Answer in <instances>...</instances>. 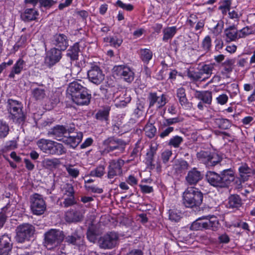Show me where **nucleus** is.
Segmentation results:
<instances>
[{"label":"nucleus","mask_w":255,"mask_h":255,"mask_svg":"<svg viewBox=\"0 0 255 255\" xmlns=\"http://www.w3.org/2000/svg\"><path fill=\"white\" fill-rule=\"evenodd\" d=\"M195 97L208 104L211 103L212 99V93L208 91L201 92L197 91L195 94Z\"/></svg>","instance_id":"27"},{"label":"nucleus","mask_w":255,"mask_h":255,"mask_svg":"<svg viewBox=\"0 0 255 255\" xmlns=\"http://www.w3.org/2000/svg\"><path fill=\"white\" fill-rule=\"evenodd\" d=\"M225 33L226 35L227 41L228 42L236 41V40L240 38L239 37V31L234 25L231 26L226 28L225 30Z\"/></svg>","instance_id":"25"},{"label":"nucleus","mask_w":255,"mask_h":255,"mask_svg":"<svg viewBox=\"0 0 255 255\" xmlns=\"http://www.w3.org/2000/svg\"><path fill=\"white\" fill-rule=\"evenodd\" d=\"M239 170L240 176L244 181L247 179L246 177H245V175L250 173L252 169L247 164H245L239 167Z\"/></svg>","instance_id":"46"},{"label":"nucleus","mask_w":255,"mask_h":255,"mask_svg":"<svg viewBox=\"0 0 255 255\" xmlns=\"http://www.w3.org/2000/svg\"><path fill=\"white\" fill-rule=\"evenodd\" d=\"M176 30L177 29L175 26L167 27L164 29L163 30V40L166 41L168 39L171 38L176 33Z\"/></svg>","instance_id":"35"},{"label":"nucleus","mask_w":255,"mask_h":255,"mask_svg":"<svg viewBox=\"0 0 255 255\" xmlns=\"http://www.w3.org/2000/svg\"><path fill=\"white\" fill-rule=\"evenodd\" d=\"M116 4L119 7H120L124 9H126V10H127L128 11H131L133 8V5L132 4H125V3H124L120 0H118L117 1Z\"/></svg>","instance_id":"61"},{"label":"nucleus","mask_w":255,"mask_h":255,"mask_svg":"<svg viewBox=\"0 0 255 255\" xmlns=\"http://www.w3.org/2000/svg\"><path fill=\"white\" fill-rule=\"evenodd\" d=\"M211 38L207 36L203 40L202 42V46L205 50H208L210 49L211 45Z\"/></svg>","instance_id":"64"},{"label":"nucleus","mask_w":255,"mask_h":255,"mask_svg":"<svg viewBox=\"0 0 255 255\" xmlns=\"http://www.w3.org/2000/svg\"><path fill=\"white\" fill-rule=\"evenodd\" d=\"M203 178V175L201 171L197 168H193L188 171L185 180L187 183L190 185H196L199 181Z\"/></svg>","instance_id":"18"},{"label":"nucleus","mask_w":255,"mask_h":255,"mask_svg":"<svg viewBox=\"0 0 255 255\" xmlns=\"http://www.w3.org/2000/svg\"><path fill=\"white\" fill-rule=\"evenodd\" d=\"M53 141L50 140L41 139L37 141V144L43 152L48 154V151H50Z\"/></svg>","instance_id":"29"},{"label":"nucleus","mask_w":255,"mask_h":255,"mask_svg":"<svg viewBox=\"0 0 255 255\" xmlns=\"http://www.w3.org/2000/svg\"><path fill=\"white\" fill-rule=\"evenodd\" d=\"M140 57L144 62L148 63L152 58V52L148 49H142L140 50Z\"/></svg>","instance_id":"39"},{"label":"nucleus","mask_w":255,"mask_h":255,"mask_svg":"<svg viewBox=\"0 0 255 255\" xmlns=\"http://www.w3.org/2000/svg\"><path fill=\"white\" fill-rule=\"evenodd\" d=\"M172 154V151L169 150H165L162 152L161 154V158L164 163H166L169 161Z\"/></svg>","instance_id":"63"},{"label":"nucleus","mask_w":255,"mask_h":255,"mask_svg":"<svg viewBox=\"0 0 255 255\" xmlns=\"http://www.w3.org/2000/svg\"><path fill=\"white\" fill-rule=\"evenodd\" d=\"M53 43L61 50H65L68 46L67 37L63 34H56Z\"/></svg>","instance_id":"24"},{"label":"nucleus","mask_w":255,"mask_h":255,"mask_svg":"<svg viewBox=\"0 0 255 255\" xmlns=\"http://www.w3.org/2000/svg\"><path fill=\"white\" fill-rule=\"evenodd\" d=\"M65 235L62 231L52 229L44 234V245L49 249L58 247L63 242Z\"/></svg>","instance_id":"5"},{"label":"nucleus","mask_w":255,"mask_h":255,"mask_svg":"<svg viewBox=\"0 0 255 255\" xmlns=\"http://www.w3.org/2000/svg\"><path fill=\"white\" fill-rule=\"evenodd\" d=\"M114 73L128 83H131L134 79V73L129 68L125 66L119 65L114 67Z\"/></svg>","instance_id":"12"},{"label":"nucleus","mask_w":255,"mask_h":255,"mask_svg":"<svg viewBox=\"0 0 255 255\" xmlns=\"http://www.w3.org/2000/svg\"><path fill=\"white\" fill-rule=\"evenodd\" d=\"M187 76L191 79L195 81H198L203 79V76H201L200 71L199 72H195L188 71L187 72Z\"/></svg>","instance_id":"53"},{"label":"nucleus","mask_w":255,"mask_h":255,"mask_svg":"<svg viewBox=\"0 0 255 255\" xmlns=\"http://www.w3.org/2000/svg\"><path fill=\"white\" fill-rule=\"evenodd\" d=\"M149 107H153L155 104L159 108L164 106L166 103V99L164 95L157 96L156 93H150L148 97Z\"/></svg>","instance_id":"21"},{"label":"nucleus","mask_w":255,"mask_h":255,"mask_svg":"<svg viewBox=\"0 0 255 255\" xmlns=\"http://www.w3.org/2000/svg\"><path fill=\"white\" fill-rule=\"evenodd\" d=\"M30 200L32 213L37 215L43 214L46 210V206L42 196L35 193L31 197Z\"/></svg>","instance_id":"10"},{"label":"nucleus","mask_w":255,"mask_h":255,"mask_svg":"<svg viewBox=\"0 0 255 255\" xmlns=\"http://www.w3.org/2000/svg\"><path fill=\"white\" fill-rule=\"evenodd\" d=\"M72 66V62L71 60H67L65 61L62 67L63 70L66 73V75H67L68 74H71V68Z\"/></svg>","instance_id":"60"},{"label":"nucleus","mask_w":255,"mask_h":255,"mask_svg":"<svg viewBox=\"0 0 255 255\" xmlns=\"http://www.w3.org/2000/svg\"><path fill=\"white\" fill-rule=\"evenodd\" d=\"M228 200V205L230 208H239L242 205L241 199L238 195H231Z\"/></svg>","instance_id":"31"},{"label":"nucleus","mask_w":255,"mask_h":255,"mask_svg":"<svg viewBox=\"0 0 255 255\" xmlns=\"http://www.w3.org/2000/svg\"><path fill=\"white\" fill-rule=\"evenodd\" d=\"M124 164V161L121 159L112 160L109 162L107 178L109 179L111 183H113L115 177L122 174V167Z\"/></svg>","instance_id":"8"},{"label":"nucleus","mask_w":255,"mask_h":255,"mask_svg":"<svg viewBox=\"0 0 255 255\" xmlns=\"http://www.w3.org/2000/svg\"><path fill=\"white\" fill-rule=\"evenodd\" d=\"M109 112L108 111H99L96 115V119L101 121L108 120Z\"/></svg>","instance_id":"55"},{"label":"nucleus","mask_w":255,"mask_h":255,"mask_svg":"<svg viewBox=\"0 0 255 255\" xmlns=\"http://www.w3.org/2000/svg\"><path fill=\"white\" fill-rule=\"evenodd\" d=\"M76 203L74 195L72 196H68L64 199L63 205L64 207H68Z\"/></svg>","instance_id":"58"},{"label":"nucleus","mask_w":255,"mask_h":255,"mask_svg":"<svg viewBox=\"0 0 255 255\" xmlns=\"http://www.w3.org/2000/svg\"><path fill=\"white\" fill-rule=\"evenodd\" d=\"M189 164L187 162L184 160H180L178 163L174 166V168L177 172L182 173L183 171L188 169Z\"/></svg>","instance_id":"40"},{"label":"nucleus","mask_w":255,"mask_h":255,"mask_svg":"<svg viewBox=\"0 0 255 255\" xmlns=\"http://www.w3.org/2000/svg\"><path fill=\"white\" fill-rule=\"evenodd\" d=\"M7 209V207L6 206L2 208L1 212H0V228L3 227L6 220L7 216L6 215V212Z\"/></svg>","instance_id":"56"},{"label":"nucleus","mask_w":255,"mask_h":255,"mask_svg":"<svg viewBox=\"0 0 255 255\" xmlns=\"http://www.w3.org/2000/svg\"><path fill=\"white\" fill-rule=\"evenodd\" d=\"M82 208V205H79L78 208L70 209L65 213V220L69 223L77 222L81 221L83 218V212L79 208Z\"/></svg>","instance_id":"14"},{"label":"nucleus","mask_w":255,"mask_h":255,"mask_svg":"<svg viewBox=\"0 0 255 255\" xmlns=\"http://www.w3.org/2000/svg\"><path fill=\"white\" fill-rule=\"evenodd\" d=\"M100 90L102 91V93L105 95L106 98L107 99H110L111 98L113 92L111 87H108L107 88H106L104 86H101L100 87Z\"/></svg>","instance_id":"59"},{"label":"nucleus","mask_w":255,"mask_h":255,"mask_svg":"<svg viewBox=\"0 0 255 255\" xmlns=\"http://www.w3.org/2000/svg\"><path fill=\"white\" fill-rule=\"evenodd\" d=\"M144 129L146 135L150 138L153 137L156 132V128L151 124H147L145 126Z\"/></svg>","instance_id":"41"},{"label":"nucleus","mask_w":255,"mask_h":255,"mask_svg":"<svg viewBox=\"0 0 255 255\" xmlns=\"http://www.w3.org/2000/svg\"><path fill=\"white\" fill-rule=\"evenodd\" d=\"M68 131L63 126H57L48 131V135L52 136L55 139L63 141L64 136H66Z\"/></svg>","instance_id":"20"},{"label":"nucleus","mask_w":255,"mask_h":255,"mask_svg":"<svg viewBox=\"0 0 255 255\" xmlns=\"http://www.w3.org/2000/svg\"><path fill=\"white\" fill-rule=\"evenodd\" d=\"M22 108L21 102L12 99L7 100V109L10 114L9 117L14 122L21 125L25 122L26 118Z\"/></svg>","instance_id":"3"},{"label":"nucleus","mask_w":255,"mask_h":255,"mask_svg":"<svg viewBox=\"0 0 255 255\" xmlns=\"http://www.w3.org/2000/svg\"><path fill=\"white\" fill-rule=\"evenodd\" d=\"M87 74L89 81L96 85L100 84L105 79L104 74L97 65L92 66Z\"/></svg>","instance_id":"11"},{"label":"nucleus","mask_w":255,"mask_h":255,"mask_svg":"<svg viewBox=\"0 0 255 255\" xmlns=\"http://www.w3.org/2000/svg\"><path fill=\"white\" fill-rule=\"evenodd\" d=\"M183 204L186 207L199 206L203 201V194L197 188L188 187L183 194Z\"/></svg>","instance_id":"2"},{"label":"nucleus","mask_w":255,"mask_h":255,"mask_svg":"<svg viewBox=\"0 0 255 255\" xmlns=\"http://www.w3.org/2000/svg\"><path fill=\"white\" fill-rule=\"evenodd\" d=\"M234 63L235 61L233 59H227L224 62L223 67L226 73H229L232 71Z\"/></svg>","instance_id":"47"},{"label":"nucleus","mask_w":255,"mask_h":255,"mask_svg":"<svg viewBox=\"0 0 255 255\" xmlns=\"http://www.w3.org/2000/svg\"><path fill=\"white\" fill-rule=\"evenodd\" d=\"M60 164V161L59 159L53 158L45 159L42 162V166L47 169H51L56 168L58 165Z\"/></svg>","instance_id":"32"},{"label":"nucleus","mask_w":255,"mask_h":255,"mask_svg":"<svg viewBox=\"0 0 255 255\" xmlns=\"http://www.w3.org/2000/svg\"><path fill=\"white\" fill-rule=\"evenodd\" d=\"M48 152L49 154L60 155L66 153V149L61 143L53 141Z\"/></svg>","instance_id":"26"},{"label":"nucleus","mask_w":255,"mask_h":255,"mask_svg":"<svg viewBox=\"0 0 255 255\" xmlns=\"http://www.w3.org/2000/svg\"><path fill=\"white\" fill-rule=\"evenodd\" d=\"M79 44L76 43L69 49L67 51V55L70 58L71 60H75L78 59V54L79 52Z\"/></svg>","instance_id":"34"},{"label":"nucleus","mask_w":255,"mask_h":255,"mask_svg":"<svg viewBox=\"0 0 255 255\" xmlns=\"http://www.w3.org/2000/svg\"><path fill=\"white\" fill-rule=\"evenodd\" d=\"M41 6L49 8L57 3L56 0H39Z\"/></svg>","instance_id":"57"},{"label":"nucleus","mask_w":255,"mask_h":255,"mask_svg":"<svg viewBox=\"0 0 255 255\" xmlns=\"http://www.w3.org/2000/svg\"><path fill=\"white\" fill-rule=\"evenodd\" d=\"M9 131V127L5 123H0V138L5 137Z\"/></svg>","instance_id":"54"},{"label":"nucleus","mask_w":255,"mask_h":255,"mask_svg":"<svg viewBox=\"0 0 255 255\" xmlns=\"http://www.w3.org/2000/svg\"><path fill=\"white\" fill-rule=\"evenodd\" d=\"M105 173V167L104 165H100L96 168L92 170L89 175L92 177L101 178Z\"/></svg>","instance_id":"36"},{"label":"nucleus","mask_w":255,"mask_h":255,"mask_svg":"<svg viewBox=\"0 0 255 255\" xmlns=\"http://www.w3.org/2000/svg\"><path fill=\"white\" fill-rule=\"evenodd\" d=\"M85 88H86L77 81L71 82L69 84L67 88V96L72 100L73 98H76V95L82 92Z\"/></svg>","instance_id":"19"},{"label":"nucleus","mask_w":255,"mask_h":255,"mask_svg":"<svg viewBox=\"0 0 255 255\" xmlns=\"http://www.w3.org/2000/svg\"><path fill=\"white\" fill-rule=\"evenodd\" d=\"M38 15V12L34 7L25 8L20 14V17L25 22L35 20Z\"/></svg>","instance_id":"23"},{"label":"nucleus","mask_w":255,"mask_h":255,"mask_svg":"<svg viewBox=\"0 0 255 255\" xmlns=\"http://www.w3.org/2000/svg\"><path fill=\"white\" fill-rule=\"evenodd\" d=\"M118 240V234L110 232L101 237L98 240V244L102 249L111 250L117 246Z\"/></svg>","instance_id":"7"},{"label":"nucleus","mask_w":255,"mask_h":255,"mask_svg":"<svg viewBox=\"0 0 255 255\" xmlns=\"http://www.w3.org/2000/svg\"><path fill=\"white\" fill-rule=\"evenodd\" d=\"M66 171L68 174L73 178H76L79 174L78 169L72 168V165H67L65 166Z\"/></svg>","instance_id":"51"},{"label":"nucleus","mask_w":255,"mask_h":255,"mask_svg":"<svg viewBox=\"0 0 255 255\" xmlns=\"http://www.w3.org/2000/svg\"><path fill=\"white\" fill-rule=\"evenodd\" d=\"M239 31V37L240 38L245 37L247 35L254 33V30L252 27L246 26L241 29Z\"/></svg>","instance_id":"50"},{"label":"nucleus","mask_w":255,"mask_h":255,"mask_svg":"<svg viewBox=\"0 0 255 255\" xmlns=\"http://www.w3.org/2000/svg\"><path fill=\"white\" fill-rule=\"evenodd\" d=\"M123 92L122 94L123 96L120 95L119 97L116 98L117 102L120 103V105L125 106L128 103H129L131 100V98L129 95H127V93H124Z\"/></svg>","instance_id":"45"},{"label":"nucleus","mask_w":255,"mask_h":255,"mask_svg":"<svg viewBox=\"0 0 255 255\" xmlns=\"http://www.w3.org/2000/svg\"><path fill=\"white\" fill-rule=\"evenodd\" d=\"M182 141L183 138L182 137L176 135L170 139L168 144L176 148L179 146Z\"/></svg>","instance_id":"48"},{"label":"nucleus","mask_w":255,"mask_h":255,"mask_svg":"<svg viewBox=\"0 0 255 255\" xmlns=\"http://www.w3.org/2000/svg\"><path fill=\"white\" fill-rule=\"evenodd\" d=\"M211 153V152L208 151L201 150L197 152V157L199 160L207 165Z\"/></svg>","instance_id":"38"},{"label":"nucleus","mask_w":255,"mask_h":255,"mask_svg":"<svg viewBox=\"0 0 255 255\" xmlns=\"http://www.w3.org/2000/svg\"><path fill=\"white\" fill-rule=\"evenodd\" d=\"M61 58V50L53 48L47 52L45 63L48 67H50L58 62Z\"/></svg>","instance_id":"13"},{"label":"nucleus","mask_w":255,"mask_h":255,"mask_svg":"<svg viewBox=\"0 0 255 255\" xmlns=\"http://www.w3.org/2000/svg\"><path fill=\"white\" fill-rule=\"evenodd\" d=\"M34 227L29 223H23L18 225L16 229V240L18 243H23L28 241L35 233Z\"/></svg>","instance_id":"6"},{"label":"nucleus","mask_w":255,"mask_h":255,"mask_svg":"<svg viewBox=\"0 0 255 255\" xmlns=\"http://www.w3.org/2000/svg\"><path fill=\"white\" fill-rule=\"evenodd\" d=\"M214 69V67L212 64H205L202 66L199 70L201 76H203L202 81H205L209 78L212 75Z\"/></svg>","instance_id":"28"},{"label":"nucleus","mask_w":255,"mask_h":255,"mask_svg":"<svg viewBox=\"0 0 255 255\" xmlns=\"http://www.w3.org/2000/svg\"><path fill=\"white\" fill-rule=\"evenodd\" d=\"M91 98V94L88 93L87 88H85L82 92L76 95V98H73L71 100L78 106L88 105L90 103Z\"/></svg>","instance_id":"17"},{"label":"nucleus","mask_w":255,"mask_h":255,"mask_svg":"<svg viewBox=\"0 0 255 255\" xmlns=\"http://www.w3.org/2000/svg\"><path fill=\"white\" fill-rule=\"evenodd\" d=\"M34 85H38V87L31 90V96L36 101H42L46 97V88L43 84L37 83H33L31 87H33Z\"/></svg>","instance_id":"15"},{"label":"nucleus","mask_w":255,"mask_h":255,"mask_svg":"<svg viewBox=\"0 0 255 255\" xmlns=\"http://www.w3.org/2000/svg\"><path fill=\"white\" fill-rule=\"evenodd\" d=\"M62 191L64 195L67 196H72L74 195V190L72 184L66 183L63 185L62 188Z\"/></svg>","instance_id":"43"},{"label":"nucleus","mask_w":255,"mask_h":255,"mask_svg":"<svg viewBox=\"0 0 255 255\" xmlns=\"http://www.w3.org/2000/svg\"><path fill=\"white\" fill-rule=\"evenodd\" d=\"M155 153V149L151 147L150 150L147 152L146 153V160L147 165H152V161L153 159V156Z\"/></svg>","instance_id":"52"},{"label":"nucleus","mask_w":255,"mask_h":255,"mask_svg":"<svg viewBox=\"0 0 255 255\" xmlns=\"http://www.w3.org/2000/svg\"><path fill=\"white\" fill-rule=\"evenodd\" d=\"M81 238L82 235L80 234L78 231H76L71 235H68L65 237V242L69 244L75 245L77 244Z\"/></svg>","instance_id":"33"},{"label":"nucleus","mask_w":255,"mask_h":255,"mask_svg":"<svg viewBox=\"0 0 255 255\" xmlns=\"http://www.w3.org/2000/svg\"><path fill=\"white\" fill-rule=\"evenodd\" d=\"M71 131L68 130V136H64L63 142L71 147L74 148L80 143L83 137V133L79 132L76 133V135H70Z\"/></svg>","instance_id":"16"},{"label":"nucleus","mask_w":255,"mask_h":255,"mask_svg":"<svg viewBox=\"0 0 255 255\" xmlns=\"http://www.w3.org/2000/svg\"><path fill=\"white\" fill-rule=\"evenodd\" d=\"M181 217V213L177 210L170 209L169 211V219L172 221L178 222Z\"/></svg>","instance_id":"44"},{"label":"nucleus","mask_w":255,"mask_h":255,"mask_svg":"<svg viewBox=\"0 0 255 255\" xmlns=\"http://www.w3.org/2000/svg\"><path fill=\"white\" fill-rule=\"evenodd\" d=\"M12 244L10 238L7 235H3L0 238V254L7 255L11 251Z\"/></svg>","instance_id":"22"},{"label":"nucleus","mask_w":255,"mask_h":255,"mask_svg":"<svg viewBox=\"0 0 255 255\" xmlns=\"http://www.w3.org/2000/svg\"><path fill=\"white\" fill-rule=\"evenodd\" d=\"M209 159L207 166L213 167L221 161L222 158L217 154L211 153Z\"/></svg>","instance_id":"42"},{"label":"nucleus","mask_w":255,"mask_h":255,"mask_svg":"<svg viewBox=\"0 0 255 255\" xmlns=\"http://www.w3.org/2000/svg\"><path fill=\"white\" fill-rule=\"evenodd\" d=\"M181 121H182V120H181L179 117L167 119L165 120L164 125L165 126H169L170 125L178 123Z\"/></svg>","instance_id":"62"},{"label":"nucleus","mask_w":255,"mask_h":255,"mask_svg":"<svg viewBox=\"0 0 255 255\" xmlns=\"http://www.w3.org/2000/svg\"><path fill=\"white\" fill-rule=\"evenodd\" d=\"M218 225V221L215 217H202L193 222L190 228L193 231L208 229L216 231Z\"/></svg>","instance_id":"4"},{"label":"nucleus","mask_w":255,"mask_h":255,"mask_svg":"<svg viewBox=\"0 0 255 255\" xmlns=\"http://www.w3.org/2000/svg\"><path fill=\"white\" fill-rule=\"evenodd\" d=\"M103 144L107 146L106 150L108 152L116 150L115 154L117 156L124 151L126 142L119 139L109 137L104 141Z\"/></svg>","instance_id":"9"},{"label":"nucleus","mask_w":255,"mask_h":255,"mask_svg":"<svg viewBox=\"0 0 255 255\" xmlns=\"http://www.w3.org/2000/svg\"><path fill=\"white\" fill-rule=\"evenodd\" d=\"M24 64V61L19 59L14 64L8 77L10 78H13L15 74H19L23 69Z\"/></svg>","instance_id":"30"},{"label":"nucleus","mask_w":255,"mask_h":255,"mask_svg":"<svg viewBox=\"0 0 255 255\" xmlns=\"http://www.w3.org/2000/svg\"><path fill=\"white\" fill-rule=\"evenodd\" d=\"M206 179L213 187L227 188L235 179L234 172L231 168L225 169L220 174L209 171L206 173Z\"/></svg>","instance_id":"1"},{"label":"nucleus","mask_w":255,"mask_h":255,"mask_svg":"<svg viewBox=\"0 0 255 255\" xmlns=\"http://www.w3.org/2000/svg\"><path fill=\"white\" fill-rule=\"evenodd\" d=\"M97 236L96 231L94 229L90 228L87 231V237L90 242L95 243L97 240Z\"/></svg>","instance_id":"49"},{"label":"nucleus","mask_w":255,"mask_h":255,"mask_svg":"<svg viewBox=\"0 0 255 255\" xmlns=\"http://www.w3.org/2000/svg\"><path fill=\"white\" fill-rule=\"evenodd\" d=\"M215 123L218 128L223 129H228L231 127L230 121L225 119H216Z\"/></svg>","instance_id":"37"}]
</instances>
